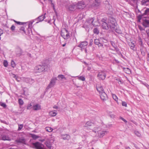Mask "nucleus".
Here are the masks:
<instances>
[{
	"mask_svg": "<svg viewBox=\"0 0 149 149\" xmlns=\"http://www.w3.org/2000/svg\"><path fill=\"white\" fill-rule=\"evenodd\" d=\"M146 32L147 34V35L149 36V29H148L146 30Z\"/></svg>",
	"mask_w": 149,
	"mask_h": 149,
	"instance_id": "nucleus-55",
	"label": "nucleus"
},
{
	"mask_svg": "<svg viewBox=\"0 0 149 149\" xmlns=\"http://www.w3.org/2000/svg\"><path fill=\"white\" fill-rule=\"evenodd\" d=\"M51 4L52 5L53 7L54 10L55 9V6L54 4L52 3H51Z\"/></svg>",
	"mask_w": 149,
	"mask_h": 149,
	"instance_id": "nucleus-60",
	"label": "nucleus"
},
{
	"mask_svg": "<svg viewBox=\"0 0 149 149\" xmlns=\"http://www.w3.org/2000/svg\"><path fill=\"white\" fill-rule=\"evenodd\" d=\"M15 23H16L17 24L19 25H22L23 24V23L19 22H15Z\"/></svg>",
	"mask_w": 149,
	"mask_h": 149,
	"instance_id": "nucleus-53",
	"label": "nucleus"
},
{
	"mask_svg": "<svg viewBox=\"0 0 149 149\" xmlns=\"http://www.w3.org/2000/svg\"><path fill=\"white\" fill-rule=\"evenodd\" d=\"M106 75L105 72L102 71L99 72L97 77L100 79L104 80L106 77Z\"/></svg>",
	"mask_w": 149,
	"mask_h": 149,
	"instance_id": "nucleus-7",
	"label": "nucleus"
},
{
	"mask_svg": "<svg viewBox=\"0 0 149 149\" xmlns=\"http://www.w3.org/2000/svg\"><path fill=\"white\" fill-rule=\"evenodd\" d=\"M61 35L64 39H68L70 36L69 33L68 31L65 28H63L61 31Z\"/></svg>",
	"mask_w": 149,
	"mask_h": 149,
	"instance_id": "nucleus-3",
	"label": "nucleus"
},
{
	"mask_svg": "<svg viewBox=\"0 0 149 149\" xmlns=\"http://www.w3.org/2000/svg\"><path fill=\"white\" fill-rule=\"evenodd\" d=\"M149 2V0H143L141 1V4L142 5L147 6L148 4L147 2Z\"/></svg>",
	"mask_w": 149,
	"mask_h": 149,
	"instance_id": "nucleus-26",
	"label": "nucleus"
},
{
	"mask_svg": "<svg viewBox=\"0 0 149 149\" xmlns=\"http://www.w3.org/2000/svg\"><path fill=\"white\" fill-rule=\"evenodd\" d=\"M77 8L78 9H82L86 6L84 2L83 1L79 2L76 4Z\"/></svg>",
	"mask_w": 149,
	"mask_h": 149,
	"instance_id": "nucleus-6",
	"label": "nucleus"
},
{
	"mask_svg": "<svg viewBox=\"0 0 149 149\" xmlns=\"http://www.w3.org/2000/svg\"><path fill=\"white\" fill-rule=\"evenodd\" d=\"M18 102L19 104L20 105H22L24 103L23 100L21 99H19L18 100Z\"/></svg>",
	"mask_w": 149,
	"mask_h": 149,
	"instance_id": "nucleus-43",
	"label": "nucleus"
},
{
	"mask_svg": "<svg viewBox=\"0 0 149 149\" xmlns=\"http://www.w3.org/2000/svg\"><path fill=\"white\" fill-rule=\"evenodd\" d=\"M124 70L125 72L127 74H130L131 73L130 70L128 68L126 69L125 70Z\"/></svg>",
	"mask_w": 149,
	"mask_h": 149,
	"instance_id": "nucleus-42",
	"label": "nucleus"
},
{
	"mask_svg": "<svg viewBox=\"0 0 149 149\" xmlns=\"http://www.w3.org/2000/svg\"><path fill=\"white\" fill-rule=\"evenodd\" d=\"M135 134L138 136H140V133L138 132H135Z\"/></svg>",
	"mask_w": 149,
	"mask_h": 149,
	"instance_id": "nucleus-49",
	"label": "nucleus"
},
{
	"mask_svg": "<svg viewBox=\"0 0 149 149\" xmlns=\"http://www.w3.org/2000/svg\"><path fill=\"white\" fill-rule=\"evenodd\" d=\"M19 78H18V77H17L16 78H15V79H16V80L17 81H19Z\"/></svg>",
	"mask_w": 149,
	"mask_h": 149,
	"instance_id": "nucleus-59",
	"label": "nucleus"
},
{
	"mask_svg": "<svg viewBox=\"0 0 149 149\" xmlns=\"http://www.w3.org/2000/svg\"><path fill=\"white\" fill-rule=\"evenodd\" d=\"M139 29H140V30H143V28H141V27H139Z\"/></svg>",
	"mask_w": 149,
	"mask_h": 149,
	"instance_id": "nucleus-63",
	"label": "nucleus"
},
{
	"mask_svg": "<svg viewBox=\"0 0 149 149\" xmlns=\"http://www.w3.org/2000/svg\"><path fill=\"white\" fill-rule=\"evenodd\" d=\"M129 45L131 49H134L135 47V45L134 43L132 42H130L129 44Z\"/></svg>",
	"mask_w": 149,
	"mask_h": 149,
	"instance_id": "nucleus-29",
	"label": "nucleus"
},
{
	"mask_svg": "<svg viewBox=\"0 0 149 149\" xmlns=\"http://www.w3.org/2000/svg\"><path fill=\"white\" fill-rule=\"evenodd\" d=\"M53 108L54 109H58V107L56 105H54L53 107Z\"/></svg>",
	"mask_w": 149,
	"mask_h": 149,
	"instance_id": "nucleus-57",
	"label": "nucleus"
},
{
	"mask_svg": "<svg viewBox=\"0 0 149 149\" xmlns=\"http://www.w3.org/2000/svg\"><path fill=\"white\" fill-rule=\"evenodd\" d=\"M23 125L22 124L18 125V131L20 130L23 128Z\"/></svg>",
	"mask_w": 149,
	"mask_h": 149,
	"instance_id": "nucleus-38",
	"label": "nucleus"
},
{
	"mask_svg": "<svg viewBox=\"0 0 149 149\" xmlns=\"http://www.w3.org/2000/svg\"><path fill=\"white\" fill-rule=\"evenodd\" d=\"M15 26L13 25H12L11 27L10 28L11 30L12 31H14L15 30Z\"/></svg>",
	"mask_w": 149,
	"mask_h": 149,
	"instance_id": "nucleus-47",
	"label": "nucleus"
},
{
	"mask_svg": "<svg viewBox=\"0 0 149 149\" xmlns=\"http://www.w3.org/2000/svg\"><path fill=\"white\" fill-rule=\"evenodd\" d=\"M21 31H23L24 33H26V31L24 30V28L23 26L21 27L19 30V32H21Z\"/></svg>",
	"mask_w": 149,
	"mask_h": 149,
	"instance_id": "nucleus-39",
	"label": "nucleus"
},
{
	"mask_svg": "<svg viewBox=\"0 0 149 149\" xmlns=\"http://www.w3.org/2000/svg\"><path fill=\"white\" fill-rule=\"evenodd\" d=\"M45 130L47 132H51L52 131L53 129L50 127H45Z\"/></svg>",
	"mask_w": 149,
	"mask_h": 149,
	"instance_id": "nucleus-30",
	"label": "nucleus"
},
{
	"mask_svg": "<svg viewBox=\"0 0 149 149\" xmlns=\"http://www.w3.org/2000/svg\"><path fill=\"white\" fill-rule=\"evenodd\" d=\"M100 96L101 100L103 101H105L107 99V95L104 92L100 94Z\"/></svg>",
	"mask_w": 149,
	"mask_h": 149,
	"instance_id": "nucleus-11",
	"label": "nucleus"
},
{
	"mask_svg": "<svg viewBox=\"0 0 149 149\" xmlns=\"http://www.w3.org/2000/svg\"><path fill=\"white\" fill-rule=\"evenodd\" d=\"M103 39L102 38H100V39H96L95 40L94 43L95 44L97 45L99 44L100 42L101 41H102Z\"/></svg>",
	"mask_w": 149,
	"mask_h": 149,
	"instance_id": "nucleus-25",
	"label": "nucleus"
},
{
	"mask_svg": "<svg viewBox=\"0 0 149 149\" xmlns=\"http://www.w3.org/2000/svg\"><path fill=\"white\" fill-rule=\"evenodd\" d=\"M121 119L125 123H126L127 122V121L125 119L122 118H121Z\"/></svg>",
	"mask_w": 149,
	"mask_h": 149,
	"instance_id": "nucleus-58",
	"label": "nucleus"
},
{
	"mask_svg": "<svg viewBox=\"0 0 149 149\" xmlns=\"http://www.w3.org/2000/svg\"><path fill=\"white\" fill-rule=\"evenodd\" d=\"M11 75L12 76V77L13 78H16L17 77H16V75L15 74H13L12 73H11V75Z\"/></svg>",
	"mask_w": 149,
	"mask_h": 149,
	"instance_id": "nucleus-52",
	"label": "nucleus"
},
{
	"mask_svg": "<svg viewBox=\"0 0 149 149\" xmlns=\"http://www.w3.org/2000/svg\"><path fill=\"white\" fill-rule=\"evenodd\" d=\"M93 31L94 33L96 34H98L99 32V30L97 28L94 29Z\"/></svg>",
	"mask_w": 149,
	"mask_h": 149,
	"instance_id": "nucleus-32",
	"label": "nucleus"
},
{
	"mask_svg": "<svg viewBox=\"0 0 149 149\" xmlns=\"http://www.w3.org/2000/svg\"><path fill=\"white\" fill-rule=\"evenodd\" d=\"M49 67L47 65H39L35 67L34 72L36 73H40L44 71H47Z\"/></svg>",
	"mask_w": 149,
	"mask_h": 149,
	"instance_id": "nucleus-2",
	"label": "nucleus"
},
{
	"mask_svg": "<svg viewBox=\"0 0 149 149\" xmlns=\"http://www.w3.org/2000/svg\"><path fill=\"white\" fill-rule=\"evenodd\" d=\"M50 143L48 141H46L45 143V144L49 149H53V148Z\"/></svg>",
	"mask_w": 149,
	"mask_h": 149,
	"instance_id": "nucleus-19",
	"label": "nucleus"
},
{
	"mask_svg": "<svg viewBox=\"0 0 149 149\" xmlns=\"http://www.w3.org/2000/svg\"><path fill=\"white\" fill-rule=\"evenodd\" d=\"M27 55L30 57H31V54H30L28 53L27 54Z\"/></svg>",
	"mask_w": 149,
	"mask_h": 149,
	"instance_id": "nucleus-61",
	"label": "nucleus"
},
{
	"mask_svg": "<svg viewBox=\"0 0 149 149\" xmlns=\"http://www.w3.org/2000/svg\"><path fill=\"white\" fill-rule=\"evenodd\" d=\"M94 123V122H91L90 121H88L86 122L84 126V127H88L92 125Z\"/></svg>",
	"mask_w": 149,
	"mask_h": 149,
	"instance_id": "nucleus-22",
	"label": "nucleus"
},
{
	"mask_svg": "<svg viewBox=\"0 0 149 149\" xmlns=\"http://www.w3.org/2000/svg\"><path fill=\"white\" fill-rule=\"evenodd\" d=\"M109 116H110V117L112 118H113L115 117V115L113 114H110L109 115Z\"/></svg>",
	"mask_w": 149,
	"mask_h": 149,
	"instance_id": "nucleus-51",
	"label": "nucleus"
},
{
	"mask_svg": "<svg viewBox=\"0 0 149 149\" xmlns=\"http://www.w3.org/2000/svg\"><path fill=\"white\" fill-rule=\"evenodd\" d=\"M122 105L123 106L126 107L127 106V103L125 102H123L122 104Z\"/></svg>",
	"mask_w": 149,
	"mask_h": 149,
	"instance_id": "nucleus-46",
	"label": "nucleus"
},
{
	"mask_svg": "<svg viewBox=\"0 0 149 149\" xmlns=\"http://www.w3.org/2000/svg\"><path fill=\"white\" fill-rule=\"evenodd\" d=\"M96 88L97 91L100 94L104 92L102 86L101 85H97Z\"/></svg>",
	"mask_w": 149,
	"mask_h": 149,
	"instance_id": "nucleus-13",
	"label": "nucleus"
},
{
	"mask_svg": "<svg viewBox=\"0 0 149 149\" xmlns=\"http://www.w3.org/2000/svg\"><path fill=\"white\" fill-rule=\"evenodd\" d=\"M143 84L146 86L148 89H149V85L147 83H143Z\"/></svg>",
	"mask_w": 149,
	"mask_h": 149,
	"instance_id": "nucleus-48",
	"label": "nucleus"
},
{
	"mask_svg": "<svg viewBox=\"0 0 149 149\" xmlns=\"http://www.w3.org/2000/svg\"><path fill=\"white\" fill-rule=\"evenodd\" d=\"M139 45L141 46H142L143 43L142 41V40L141 38H139Z\"/></svg>",
	"mask_w": 149,
	"mask_h": 149,
	"instance_id": "nucleus-41",
	"label": "nucleus"
},
{
	"mask_svg": "<svg viewBox=\"0 0 149 149\" xmlns=\"http://www.w3.org/2000/svg\"><path fill=\"white\" fill-rule=\"evenodd\" d=\"M67 9L68 11H74L76 9H77L76 4H73L70 5L67 7Z\"/></svg>",
	"mask_w": 149,
	"mask_h": 149,
	"instance_id": "nucleus-8",
	"label": "nucleus"
},
{
	"mask_svg": "<svg viewBox=\"0 0 149 149\" xmlns=\"http://www.w3.org/2000/svg\"><path fill=\"white\" fill-rule=\"evenodd\" d=\"M31 136L34 139H36L38 138L39 136H37V135H35L34 134H31Z\"/></svg>",
	"mask_w": 149,
	"mask_h": 149,
	"instance_id": "nucleus-34",
	"label": "nucleus"
},
{
	"mask_svg": "<svg viewBox=\"0 0 149 149\" xmlns=\"http://www.w3.org/2000/svg\"><path fill=\"white\" fill-rule=\"evenodd\" d=\"M46 14V13H45L44 15H41L38 17V19L40 22L42 21L45 19V15Z\"/></svg>",
	"mask_w": 149,
	"mask_h": 149,
	"instance_id": "nucleus-23",
	"label": "nucleus"
},
{
	"mask_svg": "<svg viewBox=\"0 0 149 149\" xmlns=\"http://www.w3.org/2000/svg\"><path fill=\"white\" fill-rule=\"evenodd\" d=\"M32 103H30V104H28L27 107V109H30L31 108H32Z\"/></svg>",
	"mask_w": 149,
	"mask_h": 149,
	"instance_id": "nucleus-40",
	"label": "nucleus"
},
{
	"mask_svg": "<svg viewBox=\"0 0 149 149\" xmlns=\"http://www.w3.org/2000/svg\"><path fill=\"white\" fill-rule=\"evenodd\" d=\"M143 24L145 27H149V20H145L143 22Z\"/></svg>",
	"mask_w": 149,
	"mask_h": 149,
	"instance_id": "nucleus-20",
	"label": "nucleus"
},
{
	"mask_svg": "<svg viewBox=\"0 0 149 149\" xmlns=\"http://www.w3.org/2000/svg\"><path fill=\"white\" fill-rule=\"evenodd\" d=\"M143 14L144 16L147 15V17L149 18V8H147Z\"/></svg>",
	"mask_w": 149,
	"mask_h": 149,
	"instance_id": "nucleus-27",
	"label": "nucleus"
},
{
	"mask_svg": "<svg viewBox=\"0 0 149 149\" xmlns=\"http://www.w3.org/2000/svg\"><path fill=\"white\" fill-rule=\"evenodd\" d=\"M1 139L3 141H9L11 140L10 138L8 136L5 135L1 136Z\"/></svg>",
	"mask_w": 149,
	"mask_h": 149,
	"instance_id": "nucleus-15",
	"label": "nucleus"
},
{
	"mask_svg": "<svg viewBox=\"0 0 149 149\" xmlns=\"http://www.w3.org/2000/svg\"><path fill=\"white\" fill-rule=\"evenodd\" d=\"M57 114L56 111L55 110L49 112V115L52 117L55 116Z\"/></svg>",
	"mask_w": 149,
	"mask_h": 149,
	"instance_id": "nucleus-21",
	"label": "nucleus"
},
{
	"mask_svg": "<svg viewBox=\"0 0 149 149\" xmlns=\"http://www.w3.org/2000/svg\"><path fill=\"white\" fill-rule=\"evenodd\" d=\"M118 83L120 84H121L122 82V81L120 80H119Z\"/></svg>",
	"mask_w": 149,
	"mask_h": 149,
	"instance_id": "nucleus-62",
	"label": "nucleus"
},
{
	"mask_svg": "<svg viewBox=\"0 0 149 149\" xmlns=\"http://www.w3.org/2000/svg\"><path fill=\"white\" fill-rule=\"evenodd\" d=\"M79 79L84 81L85 80V78L83 76H80L78 77Z\"/></svg>",
	"mask_w": 149,
	"mask_h": 149,
	"instance_id": "nucleus-44",
	"label": "nucleus"
},
{
	"mask_svg": "<svg viewBox=\"0 0 149 149\" xmlns=\"http://www.w3.org/2000/svg\"><path fill=\"white\" fill-rule=\"evenodd\" d=\"M100 4V0H95L94 3L92 4V7H97L99 6Z\"/></svg>",
	"mask_w": 149,
	"mask_h": 149,
	"instance_id": "nucleus-14",
	"label": "nucleus"
},
{
	"mask_svg": "<svg viewBox=\"0 0 149 149\" xmlns=\"http://www.w3.org/2000/svg\"><path fill=\"white\" fill-rule=\"evenodd\" d=\"M3 64L4 67H7L8 65V63L7 61L4 60L3 62Z\"/></svg>",
	"mask_w": 149,
	"mask_h": 149,
	"instance_id": "nucleus-37",
	"label": "nucleus"
},
{
	"mask_svg": "<svg viewBox=\"0 0 149 149\" xmlns=\"http://www.w3.org/2000/svg\"><path fill=\"white\" fill-rule=\"evenodd\" d=\"M23 79L24 81L31 84L33 83L34 82V80L31 78L23 77Z\"/></svg>",
	"mask_w": 149,
	"mask_h": 149,
	"instance_id": "nucleus-10",
	"label": "nucleus"
},
{
	"mask_svg": "<svg viewBox=\"0 0 149 149\" xmlns=\"http://www.w3.org/2000/svg\"><path fill=\"white\" fill-rule=\"evenodd\" d=\"M92 131L96 134V136L98 138L102 137L109 133L108 131L104 129L103 128L97 127L94 128Z\"/></svg>",
	"mask_w": 149,
	"mask_h": 149,
	"instance_id": "nucleus-1",
	"label": "nucleus"
},
{
	"mask_svg": "<svg viewBox=\"0 0 149 149\" xmlns=\"http://www.w3.org/2000/svg\"><path fill=\"white\" fill-rule=\"evenodd\" d=\"M16 141L18 143H24L25 142V140L23 138H19L17 139Z\"/></svg>",
	"mask_w": 149,
	"mask_h": 149,
	"instance_id": "nucleus-24",
	"label": "nucleus"
},
{
	"mask_svg": "<svg viewBox=\"0 0 149 149\" xmlns=\"http://www.w3.org/2000/svg\"><path fill=\"white\" fill-rule=\"evenodd\" d=\"M144 16V15H143V14L139 15L138 16V19H139L140 20L142 19V18Z\"/></svg>",
	"mask_w": 149,
	"mask_h": 149,
	"instance_id": "nucleus-36",
	"label": "nucleus"
},
{
	"mask_svg": "<svg viewBox=\"0 0 149 149\" xmlns=\"http://www.w3.org/2000/svg\"><path fill=\"white\" fill-rule=\"evenodd\" d=\"M99 119V118L98 117H96L95 118V120L98 121V119Z\"/></svg>",
	"mask_w": 149,
	"mask_h": 149,
	"instance_id": "nucleus-56",
	"label": "nucleus"
},
{
	"mask_svg": "<svg viewBox=\"0 0 149 149\" xmlns=\"http://www.w3.org/2000/svg\"><path fill=\"white\" fill-rule=\"evenodd\" d=\"M1 106L5 108L6 107V105L5 103H1Z\"/></svg>",
	"mask_w": 149,
	"mask_h": 149,
	"instance_id": "nucleus-50",
	"label": "nucleus"
},
{
	"mask_svg": "<svg viewBox=\"0 0 149 149\" xmlns=\"http://www.w3.org/2000/svg\"><path fill=\"white\" fill-rule=\"evenodd\" d=\"M61 137L62 139L64 140H69L70 138V135L68 134H62Z\"/></svg>",
	"mask_w": 149,
	"mask_h": 149,
	"instance_id": "nucleus-16",
	"label": "nucleus"
},
{
	"mask_svg": "<svg viewBox=\"0 0 149 149\" xmlns=\"http://www.w3.org/2000/svg\"><path fill=\"white\" fill-rule=\"evenodd\" d=\"M32 108L34 110H38L40 109V106L39 104H37L33 105L32 106Z\"/></svg>",
	"mask_w": 149,
	"mask_h": 149,
	"instance_id": "nucleus-17",
	"label": "nucleus"
},
{
	"mask_svg": "<svg viewBox=\"0 0 149 149\" xmlns=\"http://www.w3.org/2000/svg\"><path fill=\"white\" fill-rule=\"evenodd\" d=\"M109 20V28L110 27L111 29H116V23L115 19L113 18H111Z\"/></svg>",
	"mask_w": 149,
	"mask_h": 149,
	"instance_id": "nucleus-5",
	"label": "nucleus"
},
{
	"mask_svg": "<svg viewBox=\"0 0 149 149\" xmlns=\"http://www.w3.org/2000/svg\"><path fill=\"white\" fill-rule=\"evenodd\" d=\"M58 77L59 79H64L65 80L66 79L65 77L62 74H60L58 76Z\"/></svg>",
	"mask_w": 149,
	"mask_h": 149,
	"instance_id": "nucleus-33",
	"label": "nucleus"
},
{
	"mask_svg": "<svg viewBox=\"0 0 149 149\" xmlns=\"http://www.w3.org/2000/svg\"><path fill=\"white\" fill-rule=\"evenodd\" d=\"M94 20L93 18H89L87 21V23H88L90 25H94L95 26H96V25H95L94 24H93V22Z\"/></svg>",
	"mask_w": 149,
	"mask_h": 149,
	"instance_id": "nucleus-18",
	"label": "nucleus"
},
{
	"mask_svg": "<svg viewBox=\"0 0 149 149\" xmlns=\"http://www.w3.org/2000/svg\"><path fill=\"white\" fill-rule=\"evenodd\" d=\"M57 80V79L56 77H53L51 79L49 84L47 87V88H50L53 87L54 85Z\"/></svg>",
	"mask_w": 149,
	"mask_h": 149,
	"instance_id": "nucleus-9",
	"label": "nucleus"
},
{
	"mask_svg": "<svg viewBox=\"0 0 149 149\" xmlns=\"http://www.w3.org/2000/svg\"><path fill=\"white\" fill-rule=\"evenodd\" d=\"M11 65L13 68H14L15 66V64L14 61L12 60L11 61Z\"/></svg>",
	"mask_w": 149,
	"mask_h": 149,
	"instance_id": "nucleus-45",
	"label": "nucleus"
},
{
	"mask_svg": "<svg viewBox=\"0 0 149 149\" xmlns=\"http://www.w3.org/2000/svg\"><path fill=\"white\" fill-rule=\"evenodd\" d=\"M88 45V43L87 42L85 41L81 42L80 44L78 46V47L81 48H84L86 46Z\"/></svg>",
	"mask_w": 149,
	"mask_h": 149,
	"instance_id": "nucleus-12",
	"label": "nucleus"
},
{
	"mask_svg": "<svg viewBox=\"0 0 149 149\" xmlns=\"http://www.w3.org/2000/svg\"><path fill=\"white\" fill-rule=\"evenodd\" d=\"M108 21L105 19H102L101 21V24H102V26L103 29H108L109 28V22L107 23Z\"/></svg>",
	"mask_w": 149,
	"mask_h": 149,
	"instance_id": "nucleus-4",
	"label": "nucleus"
},
{
	"mask_svg": "<svg viewBox=\"0 0 149 149\" xmlns=\"http://www.w3.org/2000/svg\"><path fill=\"white\" fill-rule=\"evenodd\" d=\"M111 43L112 46L114 47L115 49H118L117 46L116 45L114 42L112 41H111Z\"/></svg>",
	"mask_w": 149,
	"mask_h": 149,
	"instance_id": "nucleus-31",
	"label": "nucleus"
},
{
	"mask_svg": "<svg viewBox=\"0 0 149 149\" xmlns=\"http://www.w3.org/2000/svg\"><path fill=\"white\" fill-rule=\"evenodd\" d=\"M112 97L113 99L116 101H117L118 100V98L117 96L115 94L112 95Z\"/></svg>",
	"mask_w": 149,
	"mask_h": 149,
	"instance_id": "nucleus-35",
	"label": "nucleus"
},
{
	"mask_svg": "<svg viewBox=\"0 0 149 149\" xmlns=\"http://www.w3.org/2000/svg\"><path fill=\"white\" fill-rule=\"evenodd\" d=\"M97 45L99 47H102L103 46V44L101 43L100 42L99 44Z\"/></svg>",
	"mask_w": 149,
	"mask_h": 149,
	"instance_id": "nucleus-54",
	"label": "nucleus"
},
{
	"mask_svg": "<svg viewBox=\"0 0 149 149\" xmlns=\"http://www.w3.org/2000/svg\"><path fill=\"white\" fill-rule=\"evenodd\" d=\"M51 136H52V135H51ZM47 141H48L51 143H52L54 141V136H51V138L50 139H48Z\"/></svg>",
	"mask_w": 149,
	"mask_h": 149,
	"instance_id": "nucleus-28",
	"label": "nucleus"
},
{
	"mask_svg": "<svg viewBox=\"0 0 149 149\" xmlns=\"http://www.w3.org/2000/svg\"><path fill=\"white\" fill-rule=\"evenodd\" d=\"M147 57H148V58H149V53H148L147 54Z\"/></svg>",
	"mask_w": 149,
	"mask_h": 149,
	"instance_id": "nucleus-64",
	"label": "nucleus"
}]
</instances>
